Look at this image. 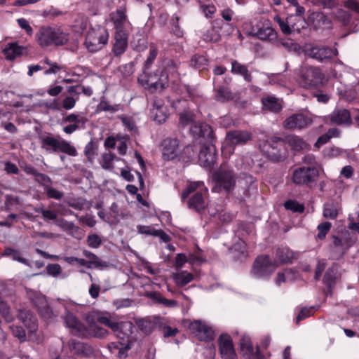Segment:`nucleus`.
<instances>
[{
    "mask_svg": "<svg viewBox=\"0 0 359 359\" xmlns=\"http://www.w3.org/2000/svg\"><path fill=\"white\" fill-rule=\"evenodd\" d=\"M36 39L42 47L62 45L68 40L67 35L60 29L51 27H41L36 34Z\"/></svg>",
    "mask_w": 359,
    "mask_h": 359,
    "instance_id": "obj_6",
    "label": "nucleus"
},
{
    "mask_svg": "<svg viewBox=\"0 0 359 359\" xmlns=\"http://www.w3.org/2000/svg\"><path fill=\"white\" fill-rule=\"evenodd\" d=\"M47 273L54 277L57 276L62 272L61 266L57 264H50L46 266Z\"/></svg>",
    "mask_w": 359,
    "mask_h": 359,
    "instance_id": "obj_62",
    "label": "nucleus"
},
{
    "mask_svg": "<svg viewBox=\"0 0 359 359\" xmlns=\"http://www.w3.org/2000/svg\"><path fill=\"white\" fill-rule=\"evenodd\" d=\"M292 18L293 16H290L287 18L286 22H284L280 17L277 15L274 18V20L279 25V27L283 33L288 34L292 32L290 25L292 23Z\"/></svg>",
    "mask_w": 359,
    "mask_h": 359,
    "instance_id": "obj_46",
    "label": "nucleus"
},
{
    "mask_svg": "<svg viewBox=\"0 0 359 359\" xmlns=\"http://www.w3.org/2000/svg\"><path fill=\"white\" fill-rule=\"evenodd\" d=\"M312 123V118L304 114H297L289 116L283 123V127L286 129H303L308 127Z\"/></svg>",
    "mask_w": 359,
    "mask_h": 359,
    "instance_id": "obj_19",
    "label": "nucleus"
},
{
    "mask_svg": "<svg viewBox=\"0 0 359 359\" xmlns=\"http://www.w3.org/2000/svg\"><path fill=\"white\" fill-rule=\"evenodd\" d=\"M212 180L214 186L212 190L215 192H229L236 185V175L232 170L221 168L213 174Z\"/></svg>",
    "mask_w": 359,
    "mask_h": 359,
    "instance_id": "obj_8",
    "label": "nucleus"
},
{
    "mask_svg": "<svg viewBox=\"0 0 359 359\" xmlns=\"http://www.w3.org/2000/svg\"><path fill=\"white\" fill-rule=\"evenodd\" d=\"M125 344L123 343H116V342H112L111 344H109V350L113 352V350L114 349H117L118 350V357L120 358H122L124 356V354H125V351L128 350L130 348V346L126 344L124 347Z\"/></svg>",
    "mask_w": 359,
    "mask_h": 359,
    "instance_id": "obj_57",
    "label": "nucleus"
},
{
    "mask_svg": "<svg viewBox=\"0 0 359 359\" xmlns=\"http://www.w3.org/2000/svg\"><path fill=\"white\" fill-rule=\"evenodd\" d=\"M172 278L178 286L182 287L193 280L194 275L187 271H179L173 273Z\"/></svg>",
    "mask_w": 359,
    "mask_h": 359,
    "instance_id": "obj_33",
    "label": "nucleus"
},
{
    "mask_svg": "<svg viewBox=\"0 0 359 359\" xmlns=\"http://www.w3.org/2000/svg\"><path fill=\"white\" fill-rule=\"evenodd\" d=\"M339 210L333 203H327L324 206L323 216L326 218L334 219L338 215Z\"/></svg>",
    "mask_w": 359,
    "mask_h": 359,
    "instance_id": "obj_48",
    "label": "nucleus"
},
{
    "mask_svg": "<svg viewBox=\"0 0 359 359\" xmlns=\"http://www.w3.org/2000/svg\"><path fill=\"white\" fill-rule=\"evenodd\" d=\"M9 310L10 309L7 305L6 302L4 301L0 297V313H1L4 319L8 323L11 322L13 320V316L10 314Z\"/></svg>",
    "mask_w": 359,
    "mask_h": 359,
    "instance_id": "obj_53",
    "label": "nucleus"
},
{
    "mask_svg": "<svg viewBox=\"0 0 359 359\" xmlns=\"http://www.w3.org/2000/svg\"><path fill=\"white\" fill-rule=\"evenodd\" d=\"M256 156V155L248 154L239 157L236 161V167L240 170H250L255 165L254 158Z\"/></svg>",
    "mask_w": 359,
    "mask_h": 359,
    "instance_id": "obj_30",
    "label": "nucleus"
},
{
    "mask_svg": "<svg viewBox=\"0 0 359 359\" xmlns=\"http://www.w3.org/2000/svg\"><path fill=\"white\" fill-rule=\"evenodd\" d=\"M69 347L72 353L76 355H87L90 351L85 344L74 340L69 341Z\"/></svg>",
    "mask_w": 359,
    "mask_h": 359,
    "instance_id": "obj_42",
    "label": "nucleus"
},
{
    "mask_svg": "<svg viewBox=\"0 0 359 359\" xmlns=\"http://www.w3.org/2000/svg\"><path fill=\"white\" fill-rule=\"evenodd\" d=\"M17 22H18L19 27L22 29L25 30V32H26L27 34H28L29 36H32L33 34V29L31 27V25H29V22L25 18H18L17 20Z\"/></svg>",
    "mask_w": 359,
    "mask_h": 359,
    "instance_id": "obj_61",
    "label": "nucleus"
},
{
    "mask_svg": "<svg viewBox=\"0 0 359 359\" xmlns=\"http://www.w3.org/2000/svg\"><path fill=\"white\" fill-rule=\"evenodd\" d=\"M35 212L41 213L42 215V218L45 221L57 220V213L54 210H48L39 208L35 209Z\"/></svg>",
    "mask_w": 359,
    "mask_h": 359,
    "instance_id": "obj_47",
    "label": "nucleus"
},
{
    "mask_svg": "<svg viewBox=\"0 0 359 359\" xmlns=\"http://www.w3.org/2000/svg\"><path fill=\"white\" fill-rule=\"evenodd\" d=\"M43 62L49 67V68L44 70L45 75L56 74L60 72L67 73V68L65 65H61L55 62H53L48 57H45L43 60Z\"/></svg>",
    "mask_w": 359,
    "mask_h": 359,
    "instance_id": "obj_31",
    "label": "nucleus"
},
{
    "mask_svg": "<svg viewBox=\"0 0 359 359\" xmlns=\"http://www.w3.org/2000/svg\"><path fill=\"white\" fill-rule=\"evenodd\" d=\"M195 122V115L193 112L185 111L180 114L179 124L182 127H185Z\"/></svg>",
    "mask_w": 359,
    "mask_h": 359,
    "instance_id": "obj_45",
    "label": "nucleus"
},
{
    "mask_svg": "<svg viewBox=\"0 0 359 359\" xmlns=\"http://www.w3.org/2000/svg\"><path fill=\"white\" fill-rule=\"evenodd\" d=\"M297 257V253L290 250L287 247H281L276 250V259L274 260V262L278 266L279 264L290 262Z\"/></svg>",
    "mask_w": 359,
    "mask_h": 359,
    "instance_id": "obj_27",
    "label": "nucleus"
},
{
    "mask_svg": "<svg viewBox=\"0 0 359 359\" xmlns=\"http://www.w3.org/2000/svg\"><path fill=\"white\" fill-rule=\"evenodd\" d=\"M151 297L156 302L163 305L165 307L174 308L178 306V302L177 301L166 299L160 293L154 292L151 294Z\"/></svg>",
    "mask_w": 359,
    "mask_h": 359,
    "instance_id": "obj_41",
    "label": "nucleus"
},
{
    "mask_svg": "<svg viewBox=\"0 0 359 359\" xmlns=\"http://www.w3.org/2000/svg\"><path fill=\"white\" fill-rule=\"evenodd\" d=\"M243 27L248 35L257 36L261 40L273 41L276 39V32L268 20L262 18L259 21H247Z\"/></svg>",
    "mask_w": 359,
    "mask_h": 359,
    "instance_id": "obj_5",
    "label": "nucleus"
},
{
    "mask_svg": "<svg viewBox=\"0 0 359 359\" xmlns=\"http://www.w3.org/2000/svg\"><path fill=\"white\" fill-rule=\"evenodd\" d=\"M217 98L221 101H228L233 100L234 95L228 88H220L217 90Z\"/></svg>",
    "mask_w": 359,
    "mask_h": 359,
    "instance_id": "obj_49",
    "label": "nucleus"
},
{
    "mask_svg": "<svg viewBox=\"0 0 359 359\" xmlns=\"http://www.w3.org/2000/svg\"><path fill=\"white\" fill-rule=\"evenodd\" d=\"M164 318L155 317L154 321L149 320H143L140 323V328L146 333H150L154 325H158L163 327V332L164 337H174L178 333V330L175 327H171L164 325Z\"/></svg>",
    "mask_w": 359,
    "mask_h": 359,
    "instance_id": "obj_16",
    "label": "nucleus"
},
{
    "mask_svg": "<svg viewBox=\"0 0 359 359\" xmlns=\"http://www.w3.org/2000/svg\"><path fill=\"white\" fill-rule=\"evenodd\" d=\"M337 278V268L331 267L329 268L325 276H324V282L329 287H330L334 283L335 279Z\"/></svg>",
    "mask_w": 359,
    "mask_h": 359,
    "instance_id": "obj_50",
    "label": "nucleus"
},
{
    "mask_svg": "<svg viewBox=\"0 0 359 359\" xmlns=\"http://www.w3.org/2000/svg\"><path fill=\"white\" fill-rule=\"evenodd\" d=\"M137 231L142 234L159 236L165 241L168 240V236L162 230L156 229L151 226L140 225L137 226Z\"/></svg>",
    "mask_w": 359,
    "mask_h": 359,
    "instance_id": "obj_36",
    "label": "nucleus"
},
{
    "mask_svg": "<svg viewBox=\"0 0 359 359\" xmlns=\"http://www.w3.org/2000/svg\"><path fill=\"white\" fill-rule=\"evenodd\" d=\"M18 318L32 332L36 329V320L32 318V316L29 311H21Z\"/></svg>",
    "mask_w": 359,
    "mask_h": 359,
    "instance_id": "obj_39",
    "label": "nucleus"
},
{
    "mask_svg": "<svg viewBox=\"0 0 359 359\" xmlns=\"http://www.w3.org/2000/svg\"><path fill=\"white\" fill-rule=\"evenodd\" d=\"M179 65V62L170 60L168 62L164 70L157 69L150 74L143 72L139 76L138 81L151 93L161 91L168 85V73L170 74L171 77H174L175 79L178 78L177 70Z\"/></svg>",
    "mask_w": 359,
    "mask_h": 359,
    "instance_id": "obj_2",
    "label": "nucleus"
},
{
    "mask_svg": "<svg viewBox=\"0 0 359 359\" xmlns=\"http://www.w3.org/2000/svg\"><path fill=\"white\" fill-rule=\"evenodd\" d=\"M189 329L194 337L200 341H208L213 337L212 330L201 320H194L191 323Z\"/></svg>",
    "mask_w": 359,
    "mask_h": 359,
    "instance_id": "obj_18",
    "label": "nucleus"
},
{
    "mask_svg": "<svg viewBox=\"0 0 359 359\" xmlns=\"http://www.w3.org/2000/svg\"><path fill=\"white\" fill-rule=\"evenodd\" d=\"M55 224L72 236H74L79 230V228L75 226L72 222H69L63 218L57 219Z\"/></svg>",
    "mask_w": 359,
    "mask_h": 359,
    "instance_id": "obj_38",
    "label": "nucleus"
},
{
    "mask_svg": "<svg viewBox=\"0 0 359 359\" xmlns=\"http://www.w3.org/2000/svg\"><path fill=\"white\" fill-rule=\"evenodd\" d=\"M114 158V156L111 152L104 154L102 156V167L105 170L111 169L112 163Z\"/></svg>",
    "mask_w": 359,
    "mask_h": 359,
    "instance_id": "obj_54",
    "label": "nucleus"
},
{
    "mask_svg": "<svg viewBox=\"0 0 359 359\" xmlns=\"http://www.w3.org/2000/svg\"><path fill=\"white\" fill-rule=\"evenodd\" d=\"M87 121V118L83 114H69L63 118V122L69 124L63 127L62 130L66 134L70 135L78 129L83 128Z\"/></svg>",
    "mask_w": 359,
    "mask_h": 359,
    "instance_id": "obj_17",
    "label": "nucleus"
},
{
    "mask_svg": "<svg viewBox=\"0 0 359 359\" xmlns=\"http://www.w3.org/2000/svg\"><path fill=\"white\" fill-rule=\"evenodd\" d=\"M216 151L213 144H211L202 147L198 154V161L201 165L210 168L216 163Z\"/></svg>",
    "mask_w": 359,
    "mask_h": 359,
    "instance_id": "obj_21",
    "label": "nucleus"
},
{
    "mask_svg": "<svg viewBox=\"0 0 359 359\" xmlns=\"http://www.w3.org/2000/svg\"><path fill=\"white\" fill-rule=\"evenodd\" d=\"M287 210H290L294 212H302L304 210L303 205L299 204L298 202L292 200L287 201L284 204Z\"/></svg>",
    "mask_w": 359,
    "mask_h": 359,
    "instance_id": "obj_55",
    "label": "nucleus"
},
{
    "mask_svg": "<svg viewBox=\"0 0 359 359\" xmlns=\"http://www.w3.org/2000/svg\"><path fill=\"white\" fill-rule=\"evenodd\" d=\"M4 255L11 256L14 260L18 261L19 262H21L25 265H29L28 261L26 259L22 258L20 256V253L17 250H15L12 248H6L4 250Z\"/></svg>",
    "mask_w": 359,
    "mask_h": 359,
    "instance_id": "obj_52",
    "label": "nucleus"
},
{
    "mask_svg": "<svg viewBox=\"0 0 359 359\" xmlns=\"http://www.w3.org/2000/svg\"><path fill=\"white\" fill-rule=\"evenodd\" d=\"M255 182V180L251 175L243 173L239 177L238 183L243 187H249Z\"/></svg>",
    "mask_w": 359,
    "mask_h": 359,
    "instance_id": "obj_58",
    "label": "nucleus"
},
{
    "mask_svg": "<svg viewBox=\"0 0 359 359\" xmlns=\"http://www.w3.org/2000/svg\"><path fill=\"white\" fill-rule=\"evenodd\" d=\"M355 241V238H352V237L348 238L345 236L342 238L333 236L332 250L335 253V257H341L346 250L353 244Z\"/></svg>",
    "mask_w": 359,
    "mask_h": 359,
    "instance_id": "obj_23",
    "label": "nucleus"
},
{
    "mask_svg": "<svg viewBox=\"0 0 359 359\" xmlns=\"http://www.w3.org/2000/svg\"><path fill=\"white\" fill-rule=\"evenodd\" d=\"M132 46L134 50L138 52L143 51L147 47V40L144 37H141L138 39H134L132 41Z\"/></svg>",
    "mask_w": 359,
    "mask_h": 359,
    "instance_id": "obj_60",
    "label": "nucleus"
},
{
    "mask_svg": "<svg viewBox=\"0 0 359 359\" xmlns=\"http://www.w3.org/2000/svg\"><path fill=\"white\" fill-rule=\"evenodd\" d=\"M192 192H195V194L188 202L189 207L197 211L204 210L207 206L206 195L208 194V189L204 184L202 182H195L188 184L186 189L182 193V201L185 200Z\"/></svg>",
    "mask_w": 359,
    "mask_h": 359,
    "instance_id": "obj_4",
    "label": "nucleus"
},
{
    "mask_svg": "<svg viewBox=\"0 0 359 359\" xmlns=\"http://www.w3.org/2000/svg\"><path fill=\"white\" fill-rule=\"evenodd\" d=\"M262 104L264 108L273 112H278L282 109L280 101L272 96L263 98Z\"/></svg>",
    "mask_w": 359,
    "mask_h": 359,
    "instance_id": "obj_37",
    "label": "nucleus"
},
{
    "mask_svg": "<svg viewBox=\"0 0 359 359\" xmlns=\"http://www.w3.org/2000/svg\"><path fill=\"white\" fill-rule=\"evenodd\" d=\"M179 142L176 138H166L162 142V154L164 160L170 161L177 157Z\"/></svg>",
    "mask_w": 359,
    "mask_h": 359,
    "instance_id": "obj_22",
    "label": "nucleus"
},
{
    "mask_svg": "<svg viewBox=\"0 0 359 359\" xmlns=\"http://www.w3.org/2000/svg\"><path fill=\"white\" fill-rule=\"evenodd\" d=\"M57 302L65 309L62 317L64 324L74 335L81 337H104L107 334L105 329L91 320L90 316L86 318L88 326L79 320L76 314L81 313L82 305L69 299H57Z\"/></svg>",
    "mask_w": 359,
    "mask_h": 359,
    "instance_id": "obj_1",
    "label": "nucleus"
},
{
    "mask_svg": "<svg viewBox=\"0 0 359 359\" xmlns=\"http://www.w3.org/2000/svg\"><path fill=\"white\" fill-rule=\"evenodd\" d=\"M83 255L88 259L87 261L88 263V268H100V267H106L107 266V263L105 262H102L99 259V257L95 255L94 253L88 251V250H83Z\"/></svg>",
    "mask_w": 359,
    "mask_h": 359,
    "instance_id": "obj_34",
    "label": "nucleus"
},
{
    "mask_svg": "<svg viewBox=\"0 0 359 359\" xmlns=\"http://www.w3.org/2000/svg\"><path fill=\"white\" fill-rule=\"evenodd\" d=\"M194 136L201 137L212 140L213 131L212 128L203 122H194L190 129Z\"/></svg>",
    "mask_w": 359,
    "mask_h": 359,
    "instance_id": "obj_26",
    "label": "nucleus"
},
{
    "mask_svg": "<svg viewBox=\"0 0 359 359\" xmlns=\"http://www.w3.org/2000/svg\"><path fill=\"white\" fill-rule=\"evenodd\" d=\"M252 138V135L246 130H233L227 133L226 140L222 147V154L226 158L230 156L234 151V146L237 144H244Z\"/></svg>",
    "mask_w": 359,
    "mask_h": 359,
    "instance_id": "obj_10",
    "label": "nucleus"
},
{
    "mask_svg": "<svg viewBox=\"0 0 359 359\" xmlns=\"http://www.w3.org/2000/svg\"><path fill=\"white\" fill-rule=\"evenodd\" d=\"M304 53L308 56L320 62H326L338 55L337 48H331L325 46H316L307 45L304 48Z\"/></svg>",
    "mask_w": 359,
    "mask_h": 359,
    "instance_id": "obj_15",
    "label": "nucleus"
},
{
    "mask_svg": "<svg viewBox=\"0 0 359 359\" xmlns=\"http://www.w3.org/2000/svg\"><path fill=\"white\" fill-rule=\"evenodd\" d=\"M208 63L206 57L203 55H196L191 60V65L196 68H201Z\"/></svg>",
    "mask_w": 359,
    "mask_h": 359,
    "instance_id": "obj_56",
    "label": "nucleus"
},
{
    "mask_svg": "<svg viewBox=\"0 0 359 359\" xmlns=\"http://www.w3.org/2000/svg\"><path fill=\"white\" fill-rule=\"evenodd\" d=\"M130 32H114L112 52L116 56L122 55L127 49Z\"/></svg>",
    "mask_w": 359,
    "mask_h": 359,
    "instance_id": "obj_24",
    "label": "nucleus"
},
{
    "mask_svg": "<svg viewBox=\"0 0 359 359\" xmlns=\"http://www.w3.org/2000/svg\"><path fill=\"white\" fill-rule=\"evenodd\" d=\"M219 348L222 359H238L231 337L222 334L219 338Z\"/></svg>",
    "mask_w": 359,
    "mask_h": 359,
    "instance_id": "obj_20",
    "label": "nucleus"
},
{
    "mask_svg": "<svg viewBox=\"0 0 359 359\" xmlns=\"http://www.w3.org/2000/svg\"><path fill=\"white\" fill-rule=\"evenodd\" d=\"M97 320L98 323L103 324L108 327L111 328L112 330H118L119 329H124L126 332L125 334H128L129 333V330L131 326L130 322H121L117 323L115 321H113L108 316H98L97 318Z\"/></svg>",
    "mask_w": 359,
    "mask_h": 359,
    "instance_id": "obj_28",
    "label": "nucleus"
},
{
    "mask_svg": "<svg viewBox=\"0 0 359 359\" xmlns=\"http://www.w3.org/2000/svg\"><path fill=\"white\" fill-rule=\"evenodd\" d=\"M240 346L244 356L250 358L254 355V348L249 338H243L241 340Z\"/></svg>",
    "mask_w": 359,
    "mask_h": 359,
    "instance_id": "obj_44",
    "label": "nucleus"
},
{
    "mask_svg": "<svg viewBox=\"0 0 359 359\" xmlns=\"http://www.w3.org/2000/svg\"><path fill=\"white\" fill-rule=\"evenodd\" d=\"M109 40V32L104 27L98 26L89 29L86 35L85 46L90 52H96L102 48Z\"/></svg>",
    "mask_w": 359,
    "mask_h": 359,
    "instance_id": "obj_7",
    "label": "nucleus"
},
{
    "mask_svg": "<svg viewBox=\"0 0 359 359\" xmlns=\"http://www.w3.org/2000/svg\"><path fill=\"white\" fill-rule=\"evenodd\" d=\"M152 114L154 115V120L158 123H163L167 118L165 107L163 105L154 104L151 109Z\"/></svg>",
    "mask_w": 359,
    "mask_h": 359,
    "instance_id": "obj_43",
    "label": "nucleus"
},
{
    "mask_svg": "<svg viewBox=\"0 0 359 359\" xmlns=\"http://www.w3.org/2000/svg\"><path fill=\"white\" fill-rule=\"evenodd\" d=\"M277 268V264L271 262L267 255L258 257L252 269V274L255 278H264L269 276Z\"/></svg>",
    "mask_w": 359,
    "mask_h": 359,
    "instance_id": "obj_14",
    "label": "nucleus"
},
{
    "mask_svg": "<svg viewBox=\"0 0 359 359\" xmlns=\"http://www.w3.org/2000/svg\"><path fill=\"white\" fill-rule=\"evenodd\" d=\"M231 72L234 74H239L243 77L245 81L250 82L252 76L247 66L234 60L231 62Z\"/></svg>",
    "mask_w": 359,
    "mask_h": 359,
    "instance_id": "obj_32",
    "label": "nucleus"
},
{
    "mask_svg": "<svg viewBox=\"0 0 359 359\" xmlns=\"http://www.w3.org/2000/svg\"><path fill=\"white\" fill-rule=\"evenodd\" d=\"M330 122L334 124H350L351 122V114L347 109H336L325 118V122Z\"/></svg>",
    "mask_w": 359,
    "mask_h": 359,
    "instance_id": "obj_25",
    "label": "nucleus"
},
{
    "mask_svg": "<svg viewBox=\"0 0 359 359\" xmlns=\"http://www.w3.org/2000/svg\"><path fill=\"white\" fill-rule=\"evenodd\" d=\"M87 242L88 246L93 248H97L101 245V239L96 234L89 235Z\"/></svg>",
    "mask_w": 359,
    "mask_h": 359,
    "instance_id": "obj_64",
    "label": "nucleus"
},
{
    "mask_svg": "<svg viewBox=\"0 0 359 359\" xmlns=\"http://www.w3.org/2000/svg\"><path fill=\"white\" fill-rule=\"evenodd\" d=\"M126 6H121L109 15V21L113 25L114 32H130L131 23L127 15Z\"/></svg>",
    "mask_w": 359,
    "mask_h": 359,
    "instance_id": "obj_13",
    "label": "nucleus"
},
{
    "mask_svg": "<svg viewBox=\"0 0 359 359\" xmlns=\"http://www.w3.org/2000/svg\"><path fill=\"white\" fill-rule=\"evenodd\" d=\"M319 170L316 166H302L292 173V181L298 185H309L317 181Z\"/></svg>",
    "mask_w": 359,
    "mask_h": 359,
    "instance_id": "obj_12",
    "label": "nucleus"
},
{
    "mask_svg": "<svg viewBox=\"0 0 359 359\" xmlns=\"http://www.w3.org/2000/svg\"><path fill=\"white\" fill-rule=\"evenodd\" d=\"M201 8L203 13L205 14V17H207V18H212L213 15L216 12V8L212 4H202L201 6Z\"/></svg>",
    "mask_w": 359,
    "mask_h": 359,
    "instance_id": "obj_63",
    "label": "nucleus"
},
{
    "mask_svg": "<svg viewBox=\"0 0 359 359\" xmlns=\"http://www.w3.org/2000/svg\"><path fill=\"white\" fill-rule=\"evenodd\" d=\"M35 299H32V301L35 305L39 308V311L43 318L49 319L53 316V312L48 305L46 298L45 296L41 294H35Z\"/></svg>",
    "mask_w": 359,
    "mask_h": 359,
    "instance_id": "obj_29",
    "label": "nucleus"
},
{
    "mask_svg": "<svg viewBox=\"0 0 359 359\" xmlns=\"http://www.w3.org/2000/svg\"><path fill=\"white\" fill-rule=\"evenodd\" d=\"M260 147L271 161H281L286 156L283 140L279 137H271L263 144H260Z\"/></svg>",
    "mask_w": 359,
    "mask_h": 359,
    "instance_id": "obj_11",
    "label": "nucleus"
},
{
    "mask_svg": "<svg viewBox=\"0 0 359 359\" xmlns=\"http://www.w3.org/2000/svg\"><path fill=\"white\" fill-rule=\"evenodd\" d=\"M287 142L291 148L296 151L304 150L309 147V144L306 142L296 135L289 136Z\"/></svg>",
    "mask_w": 359,
    "mask_h": 359,
    "instance_id": "obj_40",
    "label": "nucleus"
},
{
    "mask_svg": "<svg viewBox=\"0 0 359 359\" xmlns=\"http://www.w3.org/2000/svg\"><path fill=\"white\" fill-rule=\"evenodd\" d=\"M299 83L305 88L315 87L323 83L325 76L319 67L302 66L299 69Z\"/></svg>",
    "mask_w": 359,
    "mask_h": 359,
    "instance_id": "obj_9",
    "label": "nucleus"
},
{
    "mask_svg": "<svg viewBox=\"0 0 359 359\" xmlns=\"http://www.w3.org/2000/svg\"><path fill=\"white\" fill-rule=\"evenodd\" d=\"M2 52L7 60H13L22 54V48L15 43H9L3 49Z\"/></svg>",
    "mask_w": 359,
    "mask_h": 359,
    "instance_id": "obj_35",
    "label": "nucleus"
},
{
    "mask_svg": "<svg viewBox=\"0 0 359 359\" xmlns=\"http://www.w3.org/2000/svg\"><path fill=\"white\" fill-rule=\"evenodd\" d=\"M39 142L42 149L48 154L62 152L71 156L78 155L76 149L70 142L54 137L51 134L40 136Z\"/></svg>",
    "mask_w": 359,
    "mask_h": 359,
    "instance_id": "obj_3",
    "label": "nucleus"
},
{
    "mask_svg": "<svg viewBox=\"0 0 359 359\" xmlns=\"http://www.w3.org/2000/svg\"><path fill=\"white\" fill-rule=\"evenodd\" d=\"M158 55V48L155 43H151L149 45V55L145 62V66L147 68L149 67L153 62L156 58Z\"/></svg>",
    "mask_w": 359,
    "mask_h": 359,
    "instance_id": "obj_51",
    "label": "nucleus"
},
{
    "mask_svg": "<svg viewBox=\"0 0 359 359\" xmlns=\"http://www.w3.org/2000/svg\"><path fill=\"white\" fill-rule=\"evenodd\" d=\"M332 226L331 223L325 222L320 224L318 226V233L317 235V237L322 240L325 238L326 234L329 232Z\"/></svg>",
    "mask_w": 359,
    "mask_h": 359,
    "instance_id": "obj_59",
    "label": "nucleus"
}]
</instances>
